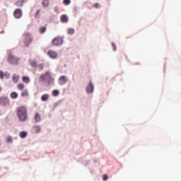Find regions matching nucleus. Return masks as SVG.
Masks as SVG:
<instances>
[{
	"label": "nucleus",
	"instance_id": "obj_1",
	"mask_svg": "<svg viewBox=\"0 0 181 181\" xmlns=\"http://www.w3.org/2000/svg\"><path fill=\"white\" fill-rule=\"evenodd\" d=\"M17 117L19 121L25 122L28 119V108L25 106H20L16 109Z\"/></svg>",
	"mask_w": 181,
	"mask_h": 181
},
{
	"label": "nucleus",
	"instance_id": "obj_2",
	"mask_svg": "<svg viewBox=\"0 0 181 181\" xmlns=\"http://www.w3.org/2000/svg\"><path fill=\"white\" fill-rule=\"evenodd\" d=\"M40 81H41V83L47 81L48 84H52L54 81L53 78H52V74L49 71H47L45 74H42L40 76Z\"/></svg>",
	"mask_w": 181,
	"mask_h": 181
},
{
	"label": "nucleus",
	"instance_id": "obj_3",
	"mask_svg": "<svg viewBox=\"0 0 181 181\" xmlns=\"http://www.w3.org/2000/svg\"><path fill=\"white\" fill-rule=\"evenodd\" d=\"M24 37V43L25 46H29L30 43H32V41L33 40V38L32 37V34L29 33H25L23 34Z\"/></svg>",
	"mask_w": 181,
	"mask_h": 181
},
{
	"label": "nucleus",
	"instance_id": "obj_4",
	"mask_svg": "<svg viewBox=\"0 0 181 181\" xmlns=\"http://www.w3.org/2000/svg\"><path fill=\"white\" fill-rule=\"evenodd\" d=\"M8 62L10 64H18L19 58H16L13 54H9L8 57Z\"/></svg>",
	"mask_w": 181,
	"mask_h": 181
},
{
	"label": "nucleus",
	"instance_id": "obj_5",
	"mask_svg": "<svg viewBox=\"0 0 181 181\" xmlns=\"http://www.w3.org/2000/svg\"><path fill=\"white\" fill-rule=\"evenodd\" d=\"M52 44L53 46H60L63 45V39L60 37H57L52 40Z\"/></svg>",
	"mask_w": 181,
	"mask_h": 181
},
{
	"label": "nucleus",
	"instance_id": "obj_6",
	"mask_svg": "<svg viewBox=\"0 0 181 181\" xmlns=\"http://www.w3.org/2000/svg\"><path fill=\"white\" fill-rule=\"evenodd\" d=\"M0 105L5 107L9 105V99L7 97L3 96L0 98Z\"/></svg>",
	"mask_w": 181,
	"mask_h": 181
},
{
	"label": "nucleus",
	"instance_id": "obj_7",
	"mask_svg": "<svg viewBox=\"0 0 181 181\" xmlns=\"http://www.w3.org/2000/svg\"><path fill=\"white\" fill-rule=\"evenodd\" d=\"M13 16L16 19H21L22 18V10L21 8H16L14 11Z\"/></svg>",
	"mask_w": 181,
	"mask_h": 181
},
{
	"label": "nucleus",
	"instance_id": "obj_8",
	"mask_svg": "<svg viewBox=\"0 0 181 181\" xmlns=\"http://www.w3.org/2000/svg\"><path fill=\"white\" fill-rule=\"evenodd\" d=\"M59 84H60V86H64V84H66V83H67V76H62L58 81Z\"/></svg>",
	"mask_w": 181,
	"mask_h": 181
},
{
	"label": "nucleus",
	"instance_id": "obj_9",
	"mask_svg": "<svg viewBox=\"0 0 181 181\" xmlns=\"http://www.w3.org/2000/svg\"><path fill=\"white\" fill-rule=\"evenodd\" d=\"M47 54L50 57V59H57V52L53 50L48 51Z\"/></svg>",
	"mask_w": 181,
	"mask_h": 181
},
{
	"label": "nucleus",
	"instance_id": "obj_10",
	"mask_svg": "<svg viewBox=\"0 0 181 181\" xmlns=\"http://www.w3.org/2000/svg\"><path fill=\"white\" fill-rule=\"evenodd\" d=\"M94 91V86L91 82L89 83V85L86 87V93L88 94H91Z\"/></svg>",
	"mask_w": 181,
	"mask_h": 181
},
{
	"label": "nucleus",
	"instance_id": "obj_11",
	"mask_svg": "<svg viewBox=\"0 0 181 181\" xmlns=\"http://www.w3.org/2000/svg\"><path fill=\"white\" fill-rule=\"evenodd\" d=\"M61 22L62 23H67V22H69V18L67 17V16L66 15H62L61 16Z\"/></svg>",
	"mask_w": 181,
	"mask_h": 181
},
{
	"label": "nucleus",
	"instance_id": "obj_12",
	"mask_svg": "<svg viewBox=\"0 0 181 181\" xmlns=\"http://www.w3.org/2000/svg\"><path fill=\"white\" fill-rule=\"evenodd\" d=\"M34 119L35 122H40V121L42 120V117H40V115L39 113H35Z\"/></svg>",
	"mask_w": 181,
	"mask_h": 181
},
{
	"label": "nucleus",
	"instance_id": "obj_13",
	"mask_svg": "<svg viewBox=\"0 0 181 181\" xmlns=\"http://www.w3.org/2000/svg\"><path fill=\"white\" fill-rule=\"evenodd\" d=\"M26 2V0H18L16 2V6H23V4H25Z\"/></svg>",
	"mask_w": 181,
	"mask_h": 181
},
{
	"label": "nucleus",
	"instance_id": "obj_14",
	"mask_svg": "<svg viewBox=\"0 0 181 181\" xmlns=\"http://www.w3.org/2000/svg\"><path fill=\"white\" fill-rule=\"evenodd\" d=\"M42 4L44 8H47V6H49V4H50V1L49 0H43Z\"/></svg>",
	"mask_w": 181,
	"mask_h": 181
},
{
	"label": "nucleus",
	"instance_id": "obj_15",
	"mask_svg": "<svg viewBox=\"0 0 181 181\" xmlns=\"http://www.w3.org/2000/svg\"><path fill=\"white\" fill-rule=\"evenodd\" d=\"M42 101H47L49 100V94H44L41 96Z\"/></svg>",
	"mask_w": 181,
	"mask_h": 181
},
{
	"label": "nucleus",
	"instance_id": "obj_16",
	"mask_svg": "<svg viewBox=\"0 0 181 181\" xmlns=\"http://www.w3.org/2000/svg\"><path fill=\"white\" fill-rule=\"evenodd\" d=\"M12 78L14 83H18V81H19V76L16 74H13Z\"/></svg>",
	"mask_w": 181,
	"mask_h": 181
},
{
	"label": "nucleus",
	"instance_id": "obj_17",
	"mask_svg": "<svg viewBox=\"0 0 181 181\" xmlns=\"http://www.w3.org/2000/svg\"><path fill=\"white\" fill-rule=\"evenodd\" d=\"M46 29H47L46 26H41V27H40L39 28L40 33H41V34L45 33V32H46Z\"/></svg>",
	"mask_w": 181,
	"mask_h": 181
},
{
	"label": "nucleus",
	"instance_id": "obj_18",
	"mask_svg": "<svg viewBox=\"0 0 181 181\" xmlns=\"http://www.w3.org/2000/svg\"><path fill=\"white\" fill-rule=\"evenodd\" d=\"M28 136V132H21L20 133V138L24 139L26 138Z\"/></svg>",
	"mask_w": 181,
	"mask_h": 181
},
{
	"label": "nucleus",
	"instance_id": "obj_19",
	"mask_svg": "<svg viewBox=\"0 0 181 181\" xmlns=\"http://www.w3.org/2000/svg\"><path fill=\"white\" fill-rule=\"evenodd\" d=\"M34 129H35V132H36L37 134H39V132H40V131H42V128H41L40 126H39V125H35V126L34 127Z\"/></svg>",
	"mask_w": 181,
	"mask_h": 181
},
{
	"label": "nucleus",
	"instance_id": "obj_20",
	"mask_svg": "<svg viewBox=\"0 0 181 181\" xmlns=\"http://www.w3.org/2000/svg\"><path fill=\"white\" fill-rule=\"evenodd\" d=\"M23 83H26V84H28V83H30V79L28 76H23Z\"/></svg>",
	"mask_w": 181,
	"mask_h": 181
},
{
	"label": "nucleus",
	"instance_id": "obj_21",
	"mask_svg": "<svg viewBox=\"0 0 181 181\" xmlns=\"http://www.w3.org/2000/svg\"><path fill=\"white\" fill-rule=\"evenodd\" d=\"M28 95H29V93L28 92L27 90L22 91L21 97H28Z\"/></svg>",
	"mask_w": 181,
	"mask_h": 181
},
{
	"label": "nucleus",
	"instance_id": "obj_22",
	"mask_svg": "<svg viewBox=\"0 0 181 181\" xmlns=\"http://www.w3.org/2000/svg\"><path fill=\"white\" fill-rule=\"evenodd\" d=\"M67 32H68V35H74V28H69L67 30Z\"/></svg>",
	"mask_w": 181,
	"mask_h": 181
},
{
	"label": "nucleus",
	"instance_id": "obj_23",
	"mask_svg": "<svg viewBox=\"0 0 181 181\" xmlns=\"http://www.w3.org/2000/svg\"><path fill=\"white\" fill-rule=\"evenodd\" d=\"M11 98L13 99L18 98V93L16 92H12L11 93Z\"/></svg>",
	"mask_w": 181,
	"mask_h": 181
},
{
	"label": "nucleus",
	"instance_id": "obj_24",
	"mask_svg": "<svg viewBox=\"0 0 181 181\" xmlns=\"http://www.w3.org/2000/svg\"><path fill=\"white\" fill-rule=\"evenodd\" d=\"M17 88L18 90H23V88H25V85H23V83H19L18 86H17Z\"/></svg>",
	"mask_w": 181,
	"mask_h": 181
},
{
	"label": "nucleus",
	"instance_id": "obj_25",
	"mask_svg": "<svg viewBox=\"0 0 181 181\" xmlns=\"http://www.w3.org/2000/svg\"><path fill=\"white\" fill-rule=\"evenodd\" d=\"M59 92L58 90H54L52 91V95H54V97H57V95H59Z\"/></svg>",
	"mask_w": 181,
	"mask_h": 181
},
{
	"label": "nucleus",
	"instance_id": "obj_26",
	"mask_svg": "<svg viewBox=\"0 0 181 181\" xmlns=\"http://www.w3.org/2000/svg\"><path fill=\"white\" fill-rule=\"evenodd\" d=\"M71 2V0H64V1H63L64 5H66V6L70 5Z\"/></svg>",
	"mask_w": 181,
	"mask_h": 181
},
{
	"label": "nucleus",
	"instance_id": "obj_27",
	"mask_svg": "<svg viewBox=\"0 0 181 181\" xmlns=\"http://www.w3.org/2000/svg\"><path fill=\"white\" fill-rule=\"evenodd\" d=\"M35 16L36 19H39V16H40V9L37 11Z\"/></svg>",
	"mask_w": 181,
	"mask_h": 181
},
{
	"label": "nucleus",
	"instance_id": "obj_28",
	"mask_svg": "<svg viewBox=\"0 0 181 181\" xmlns=\"http://www.w3.org/2000/svg\"><path fill=\"white\" fill-rule=\"evenodd\" d=\"M30 65L32 66V67H37V63L36 62V61L31 62Z\"/></svg>",
	"mask_w": 181,
	"mask_h": 181
},
{
	"label": "nucleus",
	"instance_id": "obj_29",
	"mask_svg": "<svg viewBox=\"0 0 181 181\" xmlns=\"http://www.w3.org/2000/svg\"><path fill=\"white\" fill-rule=\"evenodd\" d=\"M103 180L105 181V180H108V175H103Z\"/></svg>",
	"mask_w": 181,
	"mask_h": 181
},
{
	"label": "nucleus",
	"instance_id": "obj_30",
	"mask_svg": "<svg viewBox=\"0 0 181 181\" xmlns=\"http://www.w3.org/2000/svg\"><path fill=\"white\" fill-rule=\"evenodd\" d=\"M4 76H5V74H4V72L2 71H0V78L2 80L4 79Z\"/></svg>",
	"mask_w": 181,
	"mask_h": 181
},
{
	"label": "nucleus",
	"instance_id": "obj_31",
	"mask_svg": "<svg viewBox=\"0 0 181 181\" xmlns=\"http://www.w3.org/2000/svg\"><path fill=\"white\" fill-rule=\"evenodd\" d=\"M6 141H7L8 143L12 142V137H11V136H7Z\"/></svg>",
	"mask_w": 181,
	"mask_h": 181
},
{
	"label": "nucleus",
	"instance_id": "obj_32",
	"mask_svg": "<svg viewBox=\"0 0 181 181\" xmlns=\"http://www.w3.org/2000/svg\"><path fill=\"white\" fill-rule=\"evenodd\" d=\"M94 8H96L97 9H98V8H100V4L98 3H95V4H93Z\"/></svg>",
	"mask_w": 181,
	"mask_h": 181
},
{
	"label": "nucleus",
	"instance_id": "obj_33",
	"mask_svg": "<svg viewBox=\"0 0 181 181\" xmlns=\"http://www.w3.org/2000/svg\"><path fill=\"white\" fill-rule=\"evenodd\" d=\"M112 46L113 47L114 52H115L117 50V47L115 46V44L114 42L112 43Z\"/></svg>",
	"mask_w": 181,
	"mask_h": 181
},
{
	"label": "nucleus",
	"instance_id": "obj_34",
	"mask_svg": "<svg viewBox=\"0 0 181 181\" xmlns=\"http://www.w3.org/2000/svg\"><path fill=\"white\" fill-rule=\"evenodd\" d=\"M4 76H6V78H8V77H11V74H9L8 72L6 73V74H4Z\"/></svg>",
	"mask_w": 181,
	"mask_h": 181
},
{
	"label": "nucleus",
	"instance_id": "obj_35",
	"mask_svg": "<svg viewBox=\"0 0 181 181\" xmlns=\"http://www.w3.org/2000/svg\"><path fill=\"white\" fill-rule=\"evenodd\" d=\"M54 11H55V12H59V7H55L54 8Z\"/></svg>",
	"mask_w": 181,
	"mask_h": 181
}]
</instances>
